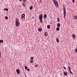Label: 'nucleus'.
I'll return each instance as SVG.
<instances>
[{
    "label": "nucleus",
    "instance_id": "obj_1",
    "mask_svg": "<svg viewBox=\"0 0 77 77\" xmlns=\"http://www.w3.org/2000/svg\"><path fill=\"white\" fill-rule=\"evenodd\" d=\"M53 2H54V4L57 8H59V3L57 2V1L56 0H52Z\"/></svg>",
    "mask_w": 77,
    "mask_h": 77
},
{
    "label": "nucleus",
    "instance_id": "obj_2",
    "mask_svg": "<svg viewBox=\"0 0 77 77\" xmlns=\"http://www.w3.org/2000/svg\"><path fill=\"white\" fill-rule=\"evenodd\" d=\"M15 24L16 27L17 26H19V25L20 24V22H19V20H18L17 18L15 19Z\"/></svg>",
    "mask_w": 77,
    "mask_h": 77
},
{
    "label": "nucleus",
    "instance_id": "obj_3",
    "mask_svg": "<svg viewBox=\"0 0 77 77\" xmlns=\"http://www.w3.org/2000/svg\"><path fill=\"white\" fill-rule=\"evenodd\" d=\"M43 18V16H42V14H40V15L39 16V18L41 23H42Z\"/></svg>",
    "mask_w": 77,
    "mask_h": 77
},
{
    "label": "nucleus",
    "instance_id": "obj_4",
    "mask_svg": "<svg viewBox=\"0 0 77 77\" xmlns=\"http://www.w3.org/2000/svg\"><path fill=\"white\" fill-rule=\"evenodd\" d=\"M69 72L71 73V74H72L74 75V74L72 73V72L71 70V68H70V66L69 67Z\"/></svg>",
    "mask_w": 77,
    "mask_h": 77
},
{
    "label": "nucleus",
    "instance_id": "obj_5",
    "mask_svg": "<svg viewBox=\"0 0 77 77\" xmlns=\"http://www.w3.org/2000/svg\"><path fill=\"white\" fill-rule=\"evenodd\" d=\"M21 19H22L23 18H25V14H23L21 16Z\"/></svg>",
    "mask_w": 77,
    "mask_h": 77
},
{
    "label": "nucleus",
    "instance_id": "obj_6",
    "mask_svg": "<svg viewBox=\"0 0 77 77\" xmlns=\"http://www.w3.org/2000/svg\"><path fill=\"white\" fill-rule=\"evenodd\" d=\"M16 72H17V73L18 74H20V70L18 69H16Z\"/></svg>",
    "mask_w": 77,
    "mask_h": 77
},
{
    "label": "nucleus",
    "instance_id": "obj_7",
    "mask_svg": "<svg viewBox=\"0 0 77 77\" xmlns=\"http://www.w3.org/2000/svg\"><path fill=\"white\" fill-rule=\"evenodd\" d=\"M63 73L64 75L66 76L68 75V73H67V72H64Z\"/></svg>",
    "mask_w": 77,
    "mask_h": 77
},
{
    "label": "nucleus",
    "instance_id": "obj_8",
    "mask_svg": "<svg viewBox=\"0 0 77 77\" xmlns=\"http://www.w3.org/2000/svg\"><path fill=\"white\" fill-rule=\"evenodd\" d=\"M56 40L57 43H59V38H56Z\"/></svg>",
    "mask_w": 77,
    "mask_h": 77
},
{
    "label": "nucleus",
    "instance_id": "obj_9",
    "mask_svg": "<svg viewBox=\"0 0 77 77\" xmlns=\"http://www.w3.org/2000/svg\"><path fill=\"white\" fill-rule=\"evenodd\" d=\"M47 15L46 14H45L43 16L44 18H47Z\"/></svg>",
    "mask_w": 77,
    "mask_h": 77
},
{
    "label": "nucleus",
    "instance_id": "obj_10",
    "mask_svg": "<svg viewBox=\"0 0 77 77\" xmlns=\"http://www.w3.org/2000/svg\"><path fill=\"white\" fill-rule=\"evenodd\" d=\"M22 5L23 6V7H25V3H24V2H22Z\"/></svg>",
    "mask_w": 77,
    "mask_h": 77
},
{
    "label": "nucleus",
    "instance_id": "obj_11",
    "mask_svg": "<svg viewBox=\"0 0 77 77\" xmlns=\"http://www.w3.org/2000/svg\"><path fill=\"white\" fill-rule=\"evenodd\" d=\"M38 30L39 32H41L42 31V29L41 28H39L38 29Z\"/></svg>",
    "mask_w": 77,
    "mask_h": 77
},
{
    "label": "nucleus",
    "instance_id": "obj_12",
    "mask_svg": "<svg viewBox=\"0 0 77 77\" xmlns=\"http://www.w3.org/2000/svg\"><path fill=\"white\" fill-rule=\"evenodd\" d=\"M63 12H64V15H66V12L65 11V9H64Z\"/></svg>",
    "mask_w": 77,
    "mask_h": 77
},
{
    "label": "nucleus",
    "instance_id": "obj_13",
    "mask_svg": "<svg viewBox=\"0 0 77 77\" xmlns=\"http://www.w3.org/2000/svg\"><path fill=\"white\" fill-rule=\"evenodd\" d=\"M60 26V23H58L57 24V26L58 27H59Z\"/></svg>",
    "mask_w": 77,
    "mask_h": 77
},
{
    "label": "nucleus",
    "instance_id": "obj_14",
    "mask_svg": "<svg viewBox=\"0 0 77 77\" xmlns=\"http://www.w3.org/2000/svg\"><path fill=\"white\" fill-rule=\"evenodd\" d=\"M48 35V33H47V32H45V36H47Z\"/></svg>",
    "mask_w": 77,
    "mask_h": 77
},
{
    "label": "nucleus",
    "instance_id": "obj_15",
    "mask_svg": "<svg viewBox=\"0 0 77 77\" xmlns=\"http://www.w3.org/2000/svg\"><path fill=\"white\" fill-rule=\"evenodd\" d=\"M56 30L57 31H59L60 30V28L59 27H57L56 28Z\"/></svg>",
    "mask_w": 77,
    "mask_h": 77
},
{
    "label": "nucleus",
    "instance_id": "obj_16",
    "mask_svg": "<svg viewBox=\"0 0 77 77\" xmlns=\"http://www.w3.org/2000/svg\"><path fill=\"white\" fill-rule=\"evenodd\" d=\"M73 39H75V35L74 34L73 35Z\"/></svg>",
    "mask_w": 77,
    "mask_h": 77
},
{
    "label": "nucleus",
    "instance_id": "obj_17",
    "mask_svg": "<svg viewBox=\"0 0 77 77\" xmlns=\"http://www.w3.org/2000/svg\"><path fill=\"white\" fill-rule=\"evenodd\" d=\"M74 18L75 19V20H77V16H75V15L74 16Z\"/></svg>",
    "mask_w": 77,
    "mask_h": 77
},
{
    "label": "nucleus",
    "instance_id": "obj_18",
    "mask_svg": "<svg viewBox=\"0 0 77 77\" xmlns=\"http://www.w3.org/2000/svg\"><path fill=\"white\" fill-rule=\"evenodd\" d=\"M33 60H30V63H33Z\"/></svg>",
    "mask_w": 77,
    "mask_h": 77
},
{
    "label": "nucleus",
    "instance_id": "obj_19",
    "mask_svg": "<svg viewBox=\"0 0 77 77\" xmlns=\"http://www.w3.org/2000/svg\"><path fill=\"white\" fill-rule=\"evenodd\" d=\"M4 11H8V9L7 8H5L4 9Z\"/></svg>",
    "mask_w": 77,
    "mask_h": 77
},
{
    "label": "nucleus",
    "instance_id": "obj_20",
    "mask_svg": "<svg viewBox=\"0 0 77 77\" xmlns=\"http://www.w3.org/2000/svg\"><path fill=\"white\" fill-rule=\"evenodd\" d=\"M47 28H48V29H50V25H47Z\"/></svg>",
    "mask_w": 77,
    "mask_h": 77
},
{
    "label": "nucleus",
    "instance_id": "obj_21",
    "mask_svg": "<svg viewBox=\"0 0 77 77\" xmlns=\"http://www.w3.org/2000/svg\"><path fill=\"white\" fill-rule=\"evenodd\" d=\"M0 43H3V40H0Z\"/></svg>",
    "mask_w": 77,
    "mask_h": 77
},
{
    "label": "nucleus",
    "instance_id": "obj_22",
    "mask_svg": "<svg viewBox=\"0 0 77 77\" xmlns=\"http://www.w3.org/2000/svg\"><path fill=\"white\" fill-rule=\"evenodd\" d=\"M32 8H33V6H30L29 8V9L30 10H31V9H32Z\"/></svg>",
    "mask_w": 77,
    "mask_h": 77
},
{
    "label": "nucleus",
    "instance_id": "obj_23",
    "mask_svg": "<svg viewBox=\"0 0 77 77\" xmlns=\"http://www.w3.org/2000/svg\"><path fill=\"white\" fill-rule=\"evenodd\" d=\"M24 67H25V69H27V68H28V67H27V66H24Z\"/></svg>",
    "mask_w": 77,
    "mask_h": 77
},
{
    "label": "nucleus",
    "instance_id": "obj_24",
    "mask_svg": "<svg viewBox=\"0 0 77 77\" xmlns=\"http://www.w3.org/2000/svg\"><path fill=\"white\" fill-rule=\"evenodd\" d=\"M34 58L33 57H30V59H31V60H33V59Z\"/></svg>",
    "mask_w": 77,
    "mask_h": 77
},
{
    "label": "nucleus",
    "instance_id": "obj_25",
    "mask_svg": "<svg viewBox=\"0 0 77 77\" xmlns=\"http://www.w3.org/2000/svg\"><path fill=\"white\" fill-rule=\"evenodd\" d=\"M5 18L6 19V20H8V17L5 16Z\"/></svg>",
    "mask_w": 77,
    "mask_h": 77
},
{
    "label": "nucleus",
    "instance_id": "obj_26",
    "mask_svg": "<svg viewBox=\"0 0 77 77\" xmlns=\"http://www.w3.org/2000/svg\"><path fill=\"white\" fill-rule=\"evenodd\" d=\"M57 21L58 22H59V18H57Z\"/></svg>",
    "mask_w": 77,
    "mask_h": 77
},
{
    "label": "nucleus",
    "instance_id": "obj_27",
    "mask_svg": "<svg viewBox=\"0 0 77 77\" xmlns=\"http://www.w3.org/2000/svg\"><path fill=\"white\" fill-rule=\"evenodd\" d=\"M75 52H76V53H77V49L76 48L75 50Z\"/></svg>",
    "mask_w": 77,
    "mask_h": 77
},
{
    "label": "nucleus",
    "instance_id": "obj_28",
    "mask_svg": "<svg viewBox=\"0 0 77 77\" xmlns=\"http://www.w3.org/2000/svg\"><path fill=\"white\" fill-rule=\"evenodd\" d=\"M27 1V0H23V2H26Z\"/></svg>",
    "mask_w": 77,
    "mask_h": 77
},
{
    "label": "nucleus",
    "instance_id": "obj_29",
    "mask_svg": "<svg viewBox=\"0 0 77 77\" xmlns=\"http://www.w3.org/2000/svg\"><path fill=\"white\" fill-rule=\"evenodd\" d=\"M26 70H27L28 71H30V69H26Z\"/></svg>",
    "mask_w": 77,
    "mask_h": 77
},
{
    "label": "nucleus",
    "instance_id": "obj_30",
    "mask_svg": "<svg viewBox=\"0 0 77 77\" xmlns=\"http://www.w3.org/2000/svg\"><path fill=\"white\" fill-rule=\"evenodd\" d=\"M72 0L73 3H74L75 2V0Z\"/></svg>",
    "mask_w": 77,
    "mask_h": 77
},
{
    "label": "nucleus",
    "instance_id": "obj_31",
    "mask_svg": "<svg viewBox=\"0 0 77 77\" xmlns=\"http://www.w3.org/2000/svg\"><path fill=\"white\" fill-rule=\"evenodd\" d=\"M63 10H64V9H65V6H64V5H63Z\"/></svg>",
    "mask_w": 77,
    "mask_h": 77
},
{
    "label": "nucleus",
    "instance_id": "obj_32",
    "mask_svg": "<svg viewBox=\"0 0 77 77\" xmlns=\"http://www.w3.org/2000/svg\"><path fill=\"white\" fill-rule=\"evenodd\" d=\"M35 67H38V65H35Z\"/></svg>",
    "mask_w": 77,
    "mask_h": 77
},
{
    "label": "nucleus",
    "instance_id": "obj_33",
    "mask_svg": "<svg viewBox=\"0 0 77 77\" xmlns=\"http://www.w3.org/2000/svg\"><path fill=\"white\" fill-rule=\"evenodd\" d=\"M0 57H1V52L0 51Z\"/></svg>",
    "mask_w": 77,
    "mask_h": 77
},
{
    "label": "nucleus",
    "instance_id": "obj_34",
    "mask_svg": "<svg viewBox=\"0 0 77 77\" xmlns=\"http://www.w3.org/2000/svg\"><path fill=\"white\" fill-rule=\"evenodd\" d=\"M64 18H65V17H66V15H64Z\"/></svg>",
    "mask_w": 77,
    "mask_h": 77
},
{
    "label": "nucleus",
    "instance_id": "obj_35",
    "mask_svg": "<svg viewBox=\"0 0 77 77\" xmlns=\"http://www.w3.org/2000/svg\"><path fill=\"white\" fill-rule=\"evenodd\" d=\"M40 2L41 3H42V0H40Z\"/></svg>",
    "mask_w": 77,
    "mask_h": 77
},
{
    "label": "nucleus",
    "instance_id": "obj_36",
    "mask_svg": "<svg viewBox=\"0 0 77 77\" xmlns=\"http://www.w3.org/2000/svg\"><path fill=\"white\" fill-rule=\"evenodd\" d=\"M63 68H64V69H66V68L65 67H63Z\"/></svg>",
    "mask_w": 77,
    "mask_h": 77
},
{
    "label": "nucleus",
    "instance_id": "obj_37",
    "mask_svg": "<svg viewBox=\"0 0 77 77\" xmlns=\"http://www.w3.org/2000/svg\"><path fill=\"white\" fill-rule=\"evenodd\" d=\"M32 18L33 19H34V17H32Z\"/></svg>",
    "mask_w": 77,
    "mask_h": 77
},
{
    "label": "nucleus",
    "instance_id": "obj_38",
    "mask_svg": "<svg viewBox=\"0 0 77 77\" xmlns=\"http://www.w3.org/2000/svg\"><path fill=\"white\" fill-rule=\"evenodd\" d=\"M19 0V1H22L23 0Z\"/></svg>",
    "mask_w": 77,
    "mask_h": 77
},
{
    "label": "nucleus",
    "instance_id": "obj_39",
    "mask_svg": "<svg viewBox=\"0 0 77 77\" xmlns=\"http://www.w3.org/2000/svg\"><path fill=\"white\" fill-rule=\"evenodd\" d=\"M61 75L62 76V75L61 74Z\"/></svg>",
    "mask_w": 77,
    "mask_h": 77
},
{
    "label": "nucleus",
    "instance_id": "obj_40",
    "mask_svg": "<svg viewBox=\"0 0 77 77\" xmlns=\"http://www.w3.org/2000/svg\"><path fill=\"white\" fill-rule=\"evenodd\" d=\"M25 76H26V75H25Z\"/></svg>",
    "mask_w": 77,
    "mask_h": 77
}]
</instances>
